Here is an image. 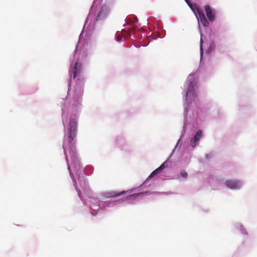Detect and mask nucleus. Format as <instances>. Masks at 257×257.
I'll use <instances>...</instances> for the list:
<instances>
[{
  "instance_id": "nucleus-6",
  "label": "nucleus",
  "mask_w": 257,
  "mask_h": 257,
  "mask_svg": "<svg viewBox=\"0 0 257 257\" xmlns=\"http://www.w3.org/2000/svg\"><path fill=\"white\" fill-rule=\"evenodd\" d=\"M128 191H127L128 192ZM127 191L115 192L110 191L105 193V196L107 198H112L119 196L122 194H125Z\"/></svg>"
},
{
  "instance_id": "nucleus-13",
  "label": "nucleus",
  "mask_w": 257,
  "mask_h": 257,
  "mask_svg": "<svg viewBox=\"0 0 257 257\" xmlns=\"http://www.w3.org/2000/svg\"><path fill=\"white\" fill-rule=\"evenodd\" d=\"M122 37L120 34H119V33L117 34L116 39L118 42H120V41L122 39Z\"/></svg>"
},
{
  "instance_id": "nucleus-2",
  "label": "nucleus",
  "mask_w": 257,
  "mask_h": 257,
  "mask_svg": "<svg viewBox=\"0 0 257 257\" xmlns=\"http://www.w3.org/2000/svg\"><path fill=\"white\" fill-rule=\"evenodd\" d=\"M204 9L208 20L211 22L214 21L215 19V11L211 9L209 5H206Z\"/></svg>"
},
{
  "instance_id": "nucleus-12",
  "label": "nucleus",
  "mask_w": 257,
  "mask_h": 257,
  "mask_svg": "<svg viewBox=\"0 0 257 257\" xmlns=\"http://www.w3.org/2000/svg\"><path fill=\"white\" fill-rule=\"evenodd\" d=\"M180 175L181 176L183 177V178H187V177L188 176V174L187 173L184 171V170H182L181 173H180Z\"/></svg>"
},
{
  "instance_id": "nucleus-4",
  "label": "nucleus",
  "mask_w": 257,
  "mask_h": 257,
  "mask_svg": "<svg viewBox=\"0 0 257 257\" xmlns=\"http://www.w3.org/2000/svg\"><path fill=\"white\" fill-rule=\"evenodd\" d=\"M202 136V131L200 130L198 131L196 134H195L194 138L191 140L190 144L193 148H194L196 146L197 143L199 142L200 139L201 138Z\"/></svg>"
},
{
  "instance_id": "nucleus-10",
  "label": "nucleus",
  "mask_w": 257,
  "mask_h": 257,
  "mask_svg": "<svg viewBox=\"0 0 257 257\" xmlns=\"http://www.w3.org/2000/svg\"><path fill=\"white\" fill-rule=\"evenodd\" d=\"M194 94V86L193 83H190L188 87L186 95L187 97Z\"/></svg>"
},
{
  "instance_id": "nucleus-11",
  "label": "nucleus",
  "mask_w": 257,
  "mask_h": 257,
  "mask_svg": "<svg viewBox=\"0 0 257 257\" xmlns=\"http://www.w3.org/2000/svg\"><path fill=\"white\" fill-rule=\"evenodd\" d=\"M143 194V193H139L134 195H130L127 198L129 199H134L136 197H138Z\"/></svg>"
},
{
  "instance_id": "nucleus-9",
  "label": "nucleus",
  "mask_w": 257,
  "mask_h": 257,
  "mask_svg": "<svg viewBox=\"0 0 257 257\" xmlns=\"http://www.w3.org/2000/svg\"><path fill=\"white\" fill-rule=\"evenodd\" d=\"M165 168V163H163L159 167L154 170L149 176V178L154 177L158 173H160L162 170Z\"/></svg>"
},
{
  "instance_id": "nucleus-7",
  "label": "nucleus",
  "mask_w": 257,
  "mask_h": 257,
  "mask_svg": "<svg viewBox=\"0 0 257 257\" xmlns=\"http://www.w3.org/2000/svg\"><path fill=\"white\" fill-rule=\"evenodd\" d=\"M81 71V65L78 63L76 62L74 64V67L72 69V73H73V78L75 79L78 74Z\"/></svg>"
},
{
  "instance_id": "nucleus-5",
  "label": "nucleus",
  "mask_w": 257,
  "mask_h": 257,
  "mask_svg": "<svg viewBox=\"0 0 257 257\" xmlns=\"http://www.w3.org/2000/svg\"><path fill=\"white\" fill-rule=\"evenodd\" d=\"M188 6L196 15V13H197L198 15H199L201 14V13L203 12L201 8L199 7L196 3L192 4L190 3L188 4Z\"/></svg>"
},
{
  "instance_id": "nucleus-8",
  "label": "nucleus",
  "mask_w": 257,
  "mask_h": 257,
  "mask_svg": "<svg viewBox=\"0 0 257 257\" xmlns=\"http://www.w3.org/2000/svg\"><path fill=\"white\" fill-rule=\"evenodd\" d=\"M199 20L201 24L205 27L209 26V23L205 17V16L203 12L201 13L200 14L198 15Z\"/></svg>"
},
{
  "instance_id": "nucleus-3",
  "label": "nucleus",
  "mask_w": 257,
  "mask_h": 257,
  "mask_svg": "<svg viewBox=\"0 0 257 257\" xmlns=\"http://www.w3.org/2000/svg\"><path fill=\"white\" fill-rule=\"evenodd\" d=\"M225 185L230 189H239L241 187V183L238 180H226Z\"/></svg>"
},
{
  "instance_id": "nucleus-14",
  "label": "nucleus",
  "mask_w": 257,
  "mask_h": 257,
  "mask_svg": "<svg viewBox=\"0 0 257 257\" xmlns=\"http://www.w3.org/2000/svg\"><path fill=\"white\" fill-rule=\"evenodd\" d=\"M185 1L186 2V3L188 5V4L190 3V2H189V0H185Z\"/></svg>"
},
{
  "instance_id": "nucleus-1",
  "label": "nucleus",
  "mask_w": 257,
  "mask_h": 257,
  "mask_svg": "<svg viewBox=\"0 0 257 257\" xmlns=\"http://www.w3.org/2000/svg\"><path fill=\"white\" fill-rule=\"evenodd\" d=\"M68 132V137L63 145L67 161L69 157L71 158L76 157V150L74 139L76 137L77 121L74 118L70 119Z\"/></svg>"
}]
</instances>
